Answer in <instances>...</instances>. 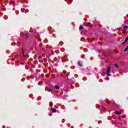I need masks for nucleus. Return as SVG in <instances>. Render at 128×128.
<instances>
[{"label":"nucleus","mask_w":128,"mask_h":128,"mask_svg":"<svg viewBox=\"0 0 128 128\" xmlns=\"http://www.w3.org/2000/svg\"><path fill=\"white\" fill-rule=\"evenodd\" d=\"M112 68L110 67V66H109L107 68V76H110V69Z\"/></svg>","instance_id":"f257e3e1"},{"label":"nucleus","mask_w":128,"mask_h":128,"mask_svg":"<svg viewBox=\"0 0 128 128\" xmlns=\"http://www.w3.org/2000/svg\"><path fill=\"white\" fill-rule=\"evenodd\" d=\"M68 0V4H72V0Z\"/></svg>","instance_id":"f03ea898"},{"label":"nucleus","mask_w":128,"mask_h":128,"mask_svg":"<svg viewBox=\"0 0 128 128\" xmlns=\"http://www.w3.org/2000/svg\"><path fill=\"white\" fill-rule=\"evenodd\" d=\"M127 28H128V26H124V30H126Z\"/></svg>","instance_id":"7ed1b4c3"},{"label":"nucleus","mask_w":128,"mask_h":128,"mask_svg":"<svg viewBox=\"0 0 128 128\" xmlns=\"http://www.w3.org/2000/svg\"><path fill=\"white\" fill-rule=\"evenodd\" d=\"M52 112H56V109H54V108H52Z\"/></svg>","instance_id":"20e7f679"},{"label":"nucleus","mask_w":128,"mask_h":128,"mask_svg":"<svg viewBox=\"0 0 128 128\" xmlns=\"http://www.w3.org/2000/svg\"><path fill=\"white\" fill-rule=\"evenodd\" d=\"M52 106H54V104H52V102H50V108H52Z\"/></svg>","instance_id":"39448f33"},{"label":"nucleus","mask_w":128,"mask_h":128,"mask_svg":"<svg viewBox=\"0 0 128 128\" xmlns=\"http://www.w3.org/2000/svg\"><path fill=\"white\" fill-rule=\"evenodd\" d=\"M115 112L116 114H122V112H118V111H116Z\"/></svg>","instance_id":"423d86ee"},{"label":"nucleus","mask_w":128,"mask_h":128,"mask_svg":"<svg viewBox=\"0 0 128 128\" xmlns=\"http://www.w3.org/2000/svg\"><path fill=\"white\" fill-rule=\"evenodd\" d=\"M78 64L79 66H82V64H80V62H78Z\"/></svg>","instance_id":"0eeeda50"},{"label":"nucleus","mask_w":128,"mask_h":128,"mask_svg":"<svg viewBox=\"0 0 128 128\" xmlns=\"http://www.w3.org/2000/svg\"><path fill=\"white\" fill-rule=\"evenodd\" d=\"M56 90H60V87L58 86H55Z\"/></svg>","instance_id":"6e6552de"},{"label":"nucleus","mask_w":128,"mask_h":128,"mask_svg":"<svg viewBox=\"0 0 128 128\" xmlns=\"http://www.w3.org/2000/svg\"><path fill=\"white\" fill-rule=\"evenodd\" d=\"M79 28H80V30H83V29H84V26H80Z\"/></svg>","instance_id":"1a4fd4ad"},{"label":"nucleus","mask_w":128,"mask_h":128,"mask_svg":"<svg viewBox=\"0 0 128 128\" xmlns=\"http://www.w3.org/2000/svg\"><path fill=\"white\" fill-rule=\"evenodd\" d=\"M128 36L126 38L124 42H128Z\"/></svg>","instance_id":"9d476101"},{"label":"nucleus","mask_w":128,"mask_h":128,"mask_svg":"<svg viewBox=\"0 0 128 128\" xmlns=\"http://www.w3.org/2000/svg\"><path fill=\"white\" fill-rule=\"evenodd\" d=\"M22 54H23V56L26 57V55H24V49L22 50Z\"/></svg>","instance_id":"9b49d317"},{"label":"nucleus","mask_w":128,"mask_h":128,"mask_svg":"<svg viewBox=\"0 0 128 128\" xmlns=\"http://www.w3.org/2000/svg\"><path fill=\"white\" fill-rule=\"evenodd\" d=\"M114 66H115V68H118V64H115Z\"/></svg>","instance_id":"f8f14e48"},{"label":"nucleus","mask_w":128,"mask_h":128,"mask_svg":"<svg viewBox=\"0 0 128 128\" xmlns=\"http://www.w3.org/2000/svg\"><path fill=\"white\" fill-rule=\"evenodd\" d=\"M48 91L49 92H52V90L48 89Z\"/></svg>","instance_id":"ddd939ff"},{"label":"nucleus","mask_w":128,"mask_h":128,"mask_svg":"<svg viewBox=\"0 0 128 128\" xmlns=\"http://www.w3.org/2000/svg\"><path fill=\"white\" fill-rule=\"evenodd\" d=\"M122 34H125L126 33V30H122Z\"/></svg>","instance_id":"4468645a"},{"label":"nucleus","mask_w":128,"mask_h":128,"mask_svg":"<svg viewBox=\"0 0 128 128\" xmlns=\"http://www.w3.org/2000/svg\"><path fill=\"white\" fill-rule=\"evenodd\" d=\"M38 60L42 58V56H38Z\"/></svg>","instance_id":"2eb2a0df"},{"label":"nucleus","mask_w":128,"mask_h":128,"mask_svg":"<svg viewBox=\"0 0 128 128\" xmlns=\"http://www.w3.org/2000/svg\"><path fill=\"white\" fill-rule=\"evenodd\" d=\"M106 80H110V78L107 77V78H106Z\"/></svg>","instance_id":"dca6fc26"},{"label":"nucleus","mask_w":128,"mask_h":128,"mask_svg":"<svg viewBox=\"0 0 128 128\" xmlns=\"http://www.w3.org/2000/svg\"><path fill=\"white\" fill-rule=\"evenodd\" d=\"M122 44H126V42H124H124H122Z\"/></svg>","instance_id":"f3484780"},{"label":"nucleus","mask_w":128,"mask_h":128,"mask_svg":"<svg viewBox=\"0 0 128 128\" xmlns=\"http://www.w3.org/2000/svg\"><path fill=\"white\" fill-rule=\"evenodd\" d=\"M25 36H28V34H26Z\"/></svg>","instance_id":"a211bd4d"},{"label":"nucleus","mask_w":128,"mask_h":128,"mask_svg":"<svg viewBox=\"0 0 128 128\" xmlns=\"http://www.w3.org/2000/svg\"><path fill=\"white\" fill-rule=\"evenodd\" d=\"M61 44H64V42H61Z\"/></svg>","instance_id":"6ab92c4d"},{"label":"nucleus","mask_w":128,"mask_h":128,"mask_svg":"<svg viewBox=\"0 0 128 128\" xmlns=\"http://www.w3.org/2000/svg\"><path fill=\"white\" fill-rule=\"evenodd\" d=\"M61 44H64V42H61Z\"/></svg>","instance_id":"aec40b11"},{"label":"nucleus","mask_w":128,"mask_h":128,"mask_svg":"<svg viewBox=\"0 0 128 128\" xmlns=\"http://www.w3.org/2000/svg\"><path fill=\"white\" fill-rule=\"evenodd\" d=\"M119 120H120V118H119Z\"/></svg>","instance_id":"412c9836"}]
</instances>
